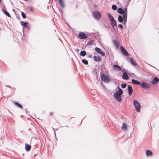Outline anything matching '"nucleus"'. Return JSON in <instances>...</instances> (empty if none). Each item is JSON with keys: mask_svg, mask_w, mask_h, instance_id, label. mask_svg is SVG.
Listing matches in <instances>:
<instances>
[{"mask_svg": "<svg viewBox=\"0 0 159 159\" xmlns=\"http://www.w3.org/2000/svg\"><path fill=\"white\" fill-rule=\"evenodd\" d=\"M66 127H68V125H66Z\"/></svg>", "mask_w": 159, "mask_h": 159, "instance_id": "obj_45", "label": "nucleus"}, {"mask_svg": "<svg viewBox=\"0 0 159 159\" xmlns=\"http://www.w3.org/2000/svg\"><path fill=\"white\" fill-rule=\"evenodd\" d=\"M86 54V52L85 51H82L80 52V55L83 57H84Z\"/></svg>", "mask_w": 159, "mask_h": 159, "instance_id": "obj_29", "label": "nucleus"}, {"mask_svg": "<svg viewBox=\"0 0 159 159\" xmlns=\"http://www.w3.org/2000/svg\"><path fill=\"white\" fill-rule=\"evenodd\" d=\"M28 8H29L30 10V11H31L32 12L33 11H34L33 9L32 8V7H31V6L29 7H28Z\"/></svg>", "mask_w": 159, "mask_h": 159, "instance_id": "obj_36", "label": "nucleus"}, {"mask_svg": "<svg viewBox=\"0 0 159 159\" xmlns=\"http://www.w3.org/2000/svg\"><path fill=\"white\" fill-rule=\"evenodd\" d=\"M128 90L129 95H131L133 92L132 88L131 86L129 85L128 86Z\"/></svg>", "mask_w": 159, "mask_h": 159, "instance_id": "obj_12", "label": "nucleus"}, {"mask_svg": "<svg viewBox=\"0 0 159 159\" xmlns=\"http://www.w3.org/2000/svg\"><path fill=\"white\" fill-rule=\"evenodd\" d=\"M14 104L17 107L20 108H22V105L19 103L16 102H14Z\"/></svg>", "mask_w": 159, "mask_h": 159, "instance_id": "obj_27", "label": "nucleus"}, {"mask_svg": "<svg viewBox=\"0 0 159 159\" xmlns=\"http://www.w3.org/2000/svg\"><path fill=\"white\" fill-rule=\"evenodd\" d=\"M121 128L122 129H124L125 130H127V127L125 123H124L123 124Z\"/></svg>", "mask_w": 159, "mask_h": 159, "instance_id": "obj_28", "label": "nucleus"}, {"mask_svg": "<svg viewBox=\"0 0 159 159\" xmlns=\"http://www.w3.org/2000/svg\"><path fill=\"white\" fill-rule=\"evenodd\" d=\"M94 60L95 61H100L101 60V58L100 57H96V56H93Z\"/></svg>", "mask_w": 159, "mask_h": 159, "instance_id": "obj_23", "label": "nucleus"}, {"mask_svg": "<svg viewBox=\"0 0 159 159\" xmlns=\"http://www.w3.org/2000/svg\"><path fill=\"white\" fill-rule=\"evenodd\" d=\"M58 3L60 5L61 7L62 8L64 7V3L63 1V0H58Z\"/></svg>", "mask_w": 159, "mask_h": 159, "instance_id": "obj_20", "label": "nucleus"}, {"mask_svg": "<svg viewBox=\"0 0 159 159\" xmlns=\"http://www.w3.org/2000/svg\"><path fill=\"white\" fill-rule=\"evenodd\" d=\"M113 42L115 46L117 48H118L119 46V44L118 41L115 40H113Z\"/></svg>", "mask_w": 159, "mask_h": 159, "instance_id": "obj_21", "label": "nucleus"}, {"mask_svg": "<svg viewBox=\"0 0 159 159\" xmlns=\"http://www.w3.org/2000/svg\"><path fill=\"white\" fill-rule=\"evenodd\" d=\"M25 149L27 151H30L31 148V146L29 144H26V143H25Z\"/></svg>", "mask_w": 159, "mask_h": 159, "instance_id": "obj_17", "label": "nucleus"}, {"mask_svg": "<svg viewBox=\"0 0 159 159\" xmlns=\"http://www.w3.org/2000/svg\"><path fill=\"white\" fill-rule=\"evenodd\" d=\"M93 16L95 19L99 20L101 17V14L98 11L93 12Z\"/></svg>", "mask_w": 159, "mask_h": 159, "instance_id": "obj_4", "label": "nucleus"}, {"mask_svg": "<svg viewBox=\"0 0 159 159\" xmlns=\"http://www.w3.org/2000/svg\"><path fill=\"white\" fill-rule=\"evenodd\" d=\"M76 50H77V51H79V49H76Z\"/></svg>", "mask_w": 159, "mask_h": 159, "instance_id": "obj_41", "label": "nucleus"}, {"mask_svg": "<svg viewBox=\"0 0 159 159\" xmlns=\"http://www.w3.org/2000/svg\"><path fill=\"white\" fill-rule=\"evenodd\" d=\"M111 25L112 26L113 28L114 29L115 28H114V27L113 26L114 25V26L116 25V22L115 19L114 20H113V21H111Z\"/></svg>", "mask_w": 159, "mask_h": 159, "instance_id": "obj_26", "label": "nucleus"}, {"mask_svg": "<svg viewBox=\"0 0 159 159\" xmlns=\"http://www.w3.org/2000/svg\"><path fill=\"white\" fill-rule=\"evenodd\" d=\"M133 103L137 111L138 112H139L141 108V105L139 103L138 101L134 100L133 101Z\"/></svg>", "mask_w": 159, "mask_h": 159, "instance_id": "obj_3", "label": "nucleus"}, {"mask_svg": "<svg viewBox=\"0 0 159 159\" xmlns=\"http://www.w3.org/2000/svg\"><path fill=\"white\" fill-rule=\"evenodd\" d=\"M118 20L120 22H123V16L122 17L121 15H119L118 16Z\"/></svg>", "mask_w": 159, "mask_h": 159, "instance_id": "obj_24", "label": "nucleus"}, {"mask_svg": "<svg viewBox=\"0 0 159 159\" xmlns=\"http://www.w3.org/2000/svg\"><path fill=\"white\" fill-rule=\"evenodd\" d=\"M131 63L134 66H136L137 65L135 62V60L133 58L131 57L130 58Z\"/></svg>", "mask_w": 159, "mask_h": 159, "instance_id": "obj_22", "label": "nucleus"}, {"mask_svg": "<svg viewBox=\"0 0 159 159\" xmlns=\"http://www.w3.org/2000/svg\"><path fill=\"white\" fill-rule=\"evenodd\" d=\"M113 67L115 70L120 71L122 70V68L119 66L116 65H113Z\"/></svg>", "mask_w": 159, "mask_h": 159, "instance_id": "obj_11", "label": "nucleus"}, {"mask_svg": "<svg viewBox=\"0 0 159 159\" xmlns=\"http://www.w3.org/2000/svg\"><path fill=\"white\" fill-rule=\"evenodd\" d=\"M2 11L4 13V14H5L6 16H7L9 17H11V16L9 13L8 12L6 11L5 9H2Z\"/></svg>", "mask_w": 159, "mask_h": 159, "instance_id": "obj_18", "label": "nucleus"}, {"mask_svg": "<svg viewBox=\"0 0 159 159\" xmlns=\"http://www.w3.org/2000/svg\"><path fill=\"white\" fill-rule=\"evenodd\" d=\"M112 9L114 10H116L117 9V7L116 5H113L111 7Z\"/></svg>", "mask_w": 159, "mask_h": 159, "instance_id": "obj_32", "label": "nucleus"}, {"mask_svg": "<svg viewBox=\"0 0 159 159\" xmlns=\"http://www.w3.org/2000/svg\"><path fill=\"white\" fill-rule=\"evenodd\" d=\"M118 12L120 14H123L124 10L122 8H119L117 9Z\"/></svg>", "mask_w": 159, "mask_h": 159, "instance_id": "obj_19", "label": "nucleus"}, {"mask_svg": "<svg viewBox=\"0 0 159 159\" xmlns=\"http://www.w3.org/2000/svg\"><path fill=\"white\" fill-rule=\"evenodd\" d=\"M129 0V1L127 3L128 5L129 4V2H130V1H131V0Z\"/></svg>", "mask_w": 159, "mask_h": 159, "instance_id": "obj_40", "label": "nucleus"}, {"mask_svg": "<svg viewBox=\"0 0 159 159\" xmlns=\"http://www.w3.org/2000/svg\"><path fill=\"white\" fill-rule=\"evenodd\" d=\"M124 69H123V70L122 71V72H124Z\"/></svg>", "mask_w": 159, "mask_h": 159, "instance_id": "obj_42", "label": "nucleus"}, {"mask_svg": "<svg viewBox=\"0 0 159 159\" xmlns=\"http://www.w3.org/2000/svg\"><path fill=\"white\" fill-rule=\"evenodd\" d=\"M79 38L80 39H86L87 38V36L86 34L83 32H80L78 35Z\"/></svg>", "mask_w": 159, "mask_h": 159, "instance_id": "obj_8", "label": "nucleus"}, {"mask_svg": "<svg viewBox=\"0 0 159 159\" xmlns=\"http://www.w3.org/2000/svg\"><path fill=\"white\" fill-rule=\"evenodd\" d=\"M20 22L21 24L22 25H23L25 28H27L28 29H29L30 28L28 26V25H27L28 22H22L21 21H20Z\"/></svg>", "mask_w": 159, "mask_h": 159, "instance_id": "obj_15", "label": "nucleus"}, {"mask_svg": "<svg viewBox=\"0 0 159 159\" xmlns=\"http://www.w3.org/2000/svg\"><path fill=\"white\" fill-rule=\"evenodd\" d=\"M101 80L104 82L109 83L110 81V78L109 75L103 74L101 75Z\"/></svg>", "mask_w": 159, "mask_h": 159, "instance_id": "obj_1", "label": "nucleus"}, {"mask_svg": "<svg viewBox=\"0 0 159 159\" xmlns=\"http://www.w3.org/2000/svg\"><path fill=\"white\" fill-rule=\"evenodd\" d=\"M82 61V62L85 65H87L88 64V61L85 59H83Z\"/></svg>", "mask_w": 159, "mask_h": 159, "instance_id": "obj_30", "label": "nucleus"}, {"mask_svg": "<svg viewBox=\"0 0 159 159\" xmlns=\"http://www.w3.org/2000/svg\"><path fill=\"white\" fill-rule=\"evenodd\" d=\"M127 85L125 84H121V87L123 89L125 88L126 87Z\"/></svg>", "mask_w": 159, "mask_h": 159, "instance_id": "obj_34", "label": "nucleus"}, {"mask_svg": "<svg viewBox=\"0 0 159 159\" xmlns=\"http://www.w3.org/2000/svg\"><path fill=\"white\" fill-rule=\"evenodd\" d=\"M87 56H88L89 57H90V58H91V57H92V55H91V54H89V55H87Z\"/></svg>", "mask_w": 159, "mask_h": 159, "instance_id": "obj_38", "label": "nucleus"}, {"mask_svg": "<svg viewBox=\"0 0 159 159\" xmlns=\"http://www.w3.org/2000/svg\"><path fill=\"white\" fill-rule=\"evenodd\" d=\"M95 50L96 52L101 54L102 56L104 57L105 56V53L100 48L96 47L95 48Z\"/></svg>", "mask_w": 159, "mask_h": 159, "instance_id": "obj_10", "label": "nucleus"}, {"mask_svg": "<svg viewBox=\"0 0 159 159\" xmlns=\"http://www.w3.org/2000/svg\"><path fill=\"white\" fill-rule=\"evenodd\" d=\"M140 86L146 91H148L151 89L149 84L144 82H142Z\"/></svg>", "mask_w": 159, "mask_h": 159, "instance_id": "obj_2", "label": "nucleus"}, {"mask_svg": "<svg viewBox=\"0 0 159 159\" xmlns=\"http://www.w3.org/2000/svg\"><path fill=\"white\" fill-rule=\"evenodd\" d=\"M159 81V80L158 78L157 77L155 76L152 79L151 82L152 84L155 85L157 84Z\"/></svg>", "mask_w": 159, "mask_h": 159, "instance_id": "obj_9", "label": "nucleus"}, {"mask_svg": "<svg viewBox=\"0 0 159 159\" xmlns=\"http://www.w3.org/2000/svg\"><path fill=\"white\" fill-rule=\"evenodd\" d=\"M147 156H152V152L149 150H147L146 152Z\"/></svg>", "mask_w": 159, "mask_h": 159, "instance_id": "obj_16", "label": "nucleus"}, {"mask_svg": "<svg viewBox=\"0 0 159 159\" xmlns=\"http://www.w3.org/2000/svg\"><path fill=\"white\" fill-rule=\"evenodd\" d=\"M124 13L123 14V24H126L127 22V9L126 7L124 8Z\"/></svg>", "mask_w": 159, "mask_h": 159, "instance_id": "obj_5", "label": "nucleus"}, {"mask_svg": "<svg viewBox=\"0 0 159 159\" xmlns=\"http://www.w3.org/2000/svg\"><path fill=\"white\" fill-rule=\"evenodd\" d=\"M122 78L124 80H128L129 77L126 72H124L122 76Z\"/></svg>", "mask_w": 159, "mask_h": 159, "instance_id": "obj_13", "label": "nucleus"}, {"mask_svg": "<svg viewBox=\"0 0 159 159\" xmlns=\"http://www.w3.org/2000/svg\"><path fill=\"white\" fill-rule=\"evenodd\" d=\"M118 87L119 88L118 89L119 92H118V93H119V94L121 95L123 93V91L120 88H119V86H118Z\"/></svg>", "mask_w": 159, "mask_h": 159, "instance_id": "obj_31", "label": "nucleus"}, {"mask_svg": "<svg viewBox=\"0 0 159 159\" xmlns=\"http://www.w3.org/2000/svg\"><path fill=\"white\" fill-rule=\"evenodd\" d=\"M118 26L119 28H120L121 29H122L123 28V25L121 24H119Z\"/></svg>", "mask_w": 159, "mask_h": 159, "instance_id": "obj_37", "label": "nucleus"}, {"mask_svg": "<svg viewBox=\"0 0 159 159\" xmlns=\"http://www.w3.org/2000/svg\"><path fill=\"white\" fill-rule=\"evenodd\" d=\"M107 15L110 21H112L113 20H114L115 19L114 17L112 15H111L110 14L108 13Z\"/></svg>", "mask_w": 159, "mask_h": 159, "instance_id": "obj_25", "label": "nucleus"}, {"mask_svg": "<svg viewBox=\"0 0 159 159\" xmlns=\"http://www.w3.org/2000/svg\"><path fill=\"white\" fill-rule=\"evenodd\" d=\"M120 49L122 53L125 56H128L129 55V53L125 49L123 46H120Z\"/></svg>", "mask_w": 159, "mask_h": 159, "instance_id": "obj_7", "label": "nucleus"}, {"mask_svg": "<svg viewBox=\"0 0 159 159\" xmlns=\"http://www.w3.org/2000/svg\"><path fill=\"white\" fill-rule=\"evenodd\" d=\"M120 95L118 92L115 93L114 94L115 98L118 102H120L121 101L122 99Z\"/></svg>", "mask_w": 159, "mask_h": 159, "instance_id": "obj_6", "label": "nucleus"}, {"mask_svg": "<svg viewBox=\"0 0 159 159\" xmlns=\"http://www.w3.org/2000/svg\"><path fill=\"white\" fill-rule=\"evenodd\" d=\"M21 15L23 18L25 19L26 18V16L25 13L24 12H21Z\"/></svg>", "mask_w": 159, "mask_h": 159, "instance_id": "obj_33", "label": "nucleus"}, {"mask_svg": "<svg viewBox=\"0 0 159 159\" xmlns=\"http://www.w3.org/2000/svg\"><path fill=\"white\" fill-rule=\"evenodd\" d=\"M1 0H0V3H1Z\"/></svg>", "mask_w": 159, "mask_h": 159, "instance_id": "obj_43", "label": "nucleus"}, {"mask_svg": "<svg viewBox=\"0 0 159 159\" xmlns=\"http://www.w3.org/2000/svg\"><path fill=\"white\" fill-rule=\"evenodd\" d=\"M13 11H14V9H13Z\"/></svg>", "mask_w": 159, "mask_h": 159, "instance_id": "obj_44", "label": "nucleus"}, {"mask_svg": "<svg viewBox=\"0 0 159 159\" xmlns=\"http://www.w3.org/2000/svg\"><path fill=\"white\" fill-rule=\"evenodd\" d=\"M93 43V41L92 40H91L89 41L87 43V44L88 45H91Z\"/></svg>", "mask_w": 159, "mask_h": 159, "instance_id": "obj_35", "label": "nucleus"}, {"mask_svg": "<svg viewBox=\"0 0 159 159\" xmlns=\"http://www.w3.org/2000/svg\"><path fill=\"white\" fill-rule=\"evenodd\" d=\"M131 81L132 82V83L134 84L139 85H140L141 84V83L140 82L137 80H135L134 79H132L131 80Z\"/></svg>", "mask_w": 159, "mask_h": 159, "instance_id": "obj_14", "label": "nucleus"}, {"mask_svg": "<svg viewBox=\"0 0 159 159\" xmlns=\"http://www.w3.org/2000/svg\"><path fill=\"white\" fill-rule=\"evenodd\" d=\"M52 129H53V130H54V134H55V129L53 127H52Z\"/></svg>", "mask_w": 159, "mask_h": 159, "instance_id": "obj_39", "label": "nucleus"}]
</instances>
